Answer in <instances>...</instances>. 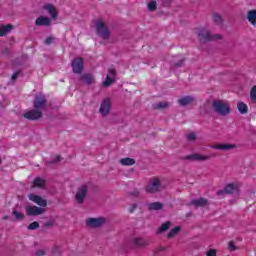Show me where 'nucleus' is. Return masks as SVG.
Here are the masks:
<instances>
[{"mask_svg":"<svg viewBox=\"0 0 256 256\" xmlns=\"http://www.w3.org/2000/svg\"><path fill=\"white\" fill-rule=\"evenodd\" d=\"M197 37L199 43H201L202 45H205V43H211L212 41L223 39V36H221V34L213 35L209 30H207V28L198 29Z\"/></svg>","mask_w":256,"mask_h":256,"instance_id":"nucleus-1","label":"nucleus"},{"mask_svg":"<svg viewBox=\"0 0 256 256\" xmlns=\"http://www.w3.org/2000/svg\"><path fill=\"white\" fill-rule=\"evenodd\" d=\"M212 109L221 117H227V115H231V106L222 100H214L212 102Z\"/></svg>","mask_w":256,"mask_h":256,"instance_id":"nucleus-2","label":"nucleus"},{"mask_svg":"<svg viewBox=\"0 0 256 256\" xmlns=\"http://www.w3.org/2000/svg\"><path fill=\"white\" fill-rule=\"evenodd\" d=\"M95 27L97 35L104 41H107L111 37V30H109L102 19L97 20Z\"/></svg>","mask_w":256,"mask_h":256,"instance_id":"nucleus-3","label":"nucleus"},{"mask_svg":"<svg viewBox=\"0 0 256 256\" xmlns=\"http://www.w3.org/2000/svg\"><path fill=\"white\" fill-rule=\"evenodd\" d=\"M32 104L34 109L43 113V111L47 109V97H45V94H43V92H40L35 95Z\"/></svg>","mask_w":256,"mask_h":256,"instance_id":"nucleus-4","label":"nucleus"},{"mask_svg":"<svg viewBox=\"0 0 256 256\" xmlns=\"http://www.w3.org/2000/svg\"><path fill=\"white\" fill-rule=\"evenodd\" d=\"M71 67L73 73L80 75V73H83V69H85V59L83 57L74 58L71 62Z\"/></svg>","mask_w":256,"mask_h":256,"instance_id":"nucleus-5","label":"nucleus"},{"mask_svg":"<svg viewBox=\"0 0 256 256\" xmlns=\"http://www.w3.org/2000/svg\"><path fill=\"white\" fill-rule=\"evenodd\" d=\"M213 157H215V154L201 155L199 153H194L186 157H180V159L182 161H209V159H213Z\"/></svg>","mask_w":256,"mask_h":256,"instance_id":"nucleus-6","label":"nucleus"},{"mask_svg":"<svg viewBox=\"0 0 256 256\" xmlns=\"http://www.w3.org/2000/svg\"><path fill=\"white\" fill-rule=\"evenodd\" d=\"M106 223L107 219L104 217L88 218L86 220L87 227H90L91 229H99V227H103Z\"/></svg>","mask_w":256,"mask_h":256,"instance_id":"nucleus-7","label":"nucleus"},{"mask_svg":"<svg viewBox=\"0 0 256 256\" xmlns=\"http://www.w3.org/2000/svg\"><path fill=\"white\" fill-rule=\"evenodd\" d=\"M24 119H28V121H39V119L43 118V113L36 108L27 111L23 114Z\"/></svg>","mask_w":256,"mask_h":256,"instance_id":"nucleus-8","label":"nucleus"},{"mask_svg":"<svg viewBox=\"0 0 256 256\" xmlns=\"http://www.w3.org/2000/svg\"><path fill=\"white\" fill-rule=\"evenodd\" d=\"M99 113L102 117H107L111 113V98H105L100 104Z\"/></svg>","mask_w":256,"mask_h":256,"instance_id":"nucleus-9","label":"nucleus"},{"mask_svg":"<svg viewBox=\"0 0 256 256\" xmlns=\"http://www.w3.org/2000/svg\"><path fill=\"white\" fill-rule=\"evenodd\" d=\"M87 191H89V187L87 185H82L78 188L75 199L78 203L83 204L85 201V197H87Z\"/></svg>","mask_w":256,"mask_h":256,"instance_id":"nucleus-10","label":"nucleus"},{"mask_svg":"<svg viewBox=\"0 0 256 256\" xmlns=\"http://www.w3.org/2000/svg\"><path fill=\"white\" fill-rule=\"evenodd\" d=\"M45 211V208L42 207L26 206V215H28V217H37L38 215H43Z\"/></svg>","mask_w":256,"mask_h":256,"instance_id":"nucleus-11","label":"nucleus"},{"mask_svg":"<svg viewBox=\"0 0 256 256\" xmlns=\"http://www.w3.org/2000/svg\"><path fill=\"white\" fill-rule=\"evenodd\" d=\"M178 105L180 107H187L189 105H197V99L191 95L183 96L182 98L178 99Z\"/></svg>","mask_w":256,"mask_h":256,"instance_id":"nucleus-12","label":"nucleus"},{"mask_svg":"<svg viewBox=\"0 0 256 256\" xmlns=\"http://www.w3.org/2000/svg\"><path fill=\"white\" fill-rule=\"evenodd\" d=\"M161 187V181L159 178H153L151 184L146 187V193L155 194L159 193V188Z\"/></svg>","mask_w":256,"mask_h":256,"instance_id":"nucleus-13","label":"nucleus"},{"mask_svg":"<svg viewBox=\"0 0 256 256\" xmlns=\"http://www.w3.org/2000/svg\"><path fill=\"white\" fill-rule=\"evenodd\" d=\"M28 199L32 201V203H36V205H39V207H46L47 206V200L43 199V197L30 193L28 194Z\"/></svg>","mask_w":256,"mask_h":256,"instance_id":"nucleus-14","label":"nucleus"},{"mask_svg":"<svg viewBox=\"0 0 256 256\" xmlns=\"http://www.w3.org/2000/svg\"><path fill=\"white\" fill-rule=\"evenodd\" d=\"M78 80L80 83H84L85 85H95V76L91 73L82 74Z\"/></svg>","mask_w":256,"mask_h":256,"instance_id":"nucleus-15","label":"nucleus"},{"mask_svg":"<svg viewBox=\"0 0 256 256\" xmlns=\"http://www.w3.org/2000/svg\"><path fill=\"white\" fill-rule=\"evenodd\" d=\"M226 191V195H239L241 193V190H239V186L234 183H228L224 187Z\"/></svg>","mask_w":256,"mask_h":256,"instance_id":"nucleus-16","label":"nucleus"},{"mask_svg":"<svg viewBox=\"0 0 256 256\" xmlns=\"http://www.w3.org/2000/svg\"><path fill=\"white\" fill-rule=\"evenodd\" d=\"M43 9L49 13L53 21L58 19L59 13L57 12V8L53 4H46L43 6Z\"/></svg>","mask_w":256,"mask_h":256,"instance_id":"nucleus-17","label":"nucleus"},{"mask_svg":"<svg viewBox=\"0 0 256 256\" xmlns=\"http://www.w3.org/2000/svg\"><path fill=\"white\" fill-rule=\"evenodd\" d=\"M36 27H49L51 25V18L47 16H40L35 20Z\"/></svg>","mask_w":256,"mask_h":256,"instance_id":"nucleus-18","label":"nucleus"},{"mask_svg":"<svg viewBox=\"0 0 256 256\" xmlns=\"http://www.w3.org/2000/svg\"><path fill=\"white\" fill-rule=\"evenodd\" d=\"M210 147H211V149H217L219 151H231V149H237V145L229 144V143H222V144H218V145H212Z\"/></svg>","mask_w":256,"mask_h":256,"instance_id":"nucleus-19","label":"nucleus"},{"mask_svg":"<svg viewBox=\"0 0 256 256\" xmlns=\"http://www.w3.org/2000/svg\"><path fill=\"white\" fill-rule=\"evenodd\" d=\"M190 205H193L196 208L207 207L209 205V200L207 198L200 197L198 199L191 200Z\"/></svg>","mask_w":256,"mask_h":256,"instance_id":"nucleus-20","label":"nucleus"},{"mask_svg":"<svg viewBox=\"0 0 256 256\" xmlns=\"http://www.w3.org/2000/svg\"><path fill=\"white\" fill-rule=\"evenodd\" d=\"M45 185H47V181L41 177H36L32 182V188L45 189Z\"/></svg>","mask_w":256,"mask_h":256,"instance_id":"nucleus-21","label":"nucleus"},{"mask_svg":"<svg viewBox=\"0 0 256 256\" xmlns=\"http://www.w3.org/2000/svg\"><path fill=\"white\" fill-rule=\"evenodd\" d=\"M169 107V102H157L152 105L153 111H165Z\"/></svg>","mask_w":256,"mask_h":256,"instance_id":"nucleus-22","label":"nucleus"},{"mask_svg":"<svg viewBox=\"0 0 256 256\" xmlns=\"http://www.w3.org/2000/svg\"><path fill=\"white\" fill-rule=\"evenodd\" d=\"M15 29V26L12 24H7L0 27V37H5L7 33H11V30Z\"/></svg>","mask_w":256,"mask_h":256,"instance_id":"nucleus-23","label":"nucleus"},{"mask_svg":"<svg viewBox=\"0 0 256 256\" xmlns=\"http://www.w3.org/2000/svg\"><path fill=\"white\" fill-rule=\"evenodd\" d=\"M247 19L251 25L256 27V9L248 11Z\"/></svg>","mask_w":256,"mask_h":256,"instance_id":"nucleus-24","label":"nucleus"},{"mask_svg":"<svg viewBox=\"0 0 256 256\" xmlns=\"http://www.w3.org/2000/svg\"><path fill=\"white\" fill-rule=\"evenodd\" d=\"M149 211H161L163 209V203L161 202H152L148 204Z\"/></svg>","mask_w":256,"mask_h":256,"instance_id":"nucleus-25","label":"nucleus"},{"mask_svg":"<svg viewBox=\"0 0 256 256\" xmlns=\"http://www.w3.org/2000/svg\"><path fill=\"white\" fill-rule=\"evenodd\" d=\"M132 243L135 247H147L149 245V242L145 241L143 238H134Z\"/></svg>","mask_w":256,"mask_h":256,"instance_id":"nucleus-26","label":"nucleus"},{"mask_svg":"<svg viewBox=\"0 0 256 256\" xmlns=\"http://www.w3.org/2000/svg\"><path fill=\"white\" fill-rule=\"evenodd\" d=\"M237 107L241 115H247V113L249 112V107H247V104H245V102H239L237 104Z\"/></svg>","mask_w":256,"mask_h":256,"instance_id":"nucleus-27","label":"nucleus"},{"mask_svg":"<svg viewBox=\"0 0 256 256\" xmlns=\"http://www.w3.org/2000/svg\"><path fill=\"white\" fill-rule=\"evenodd\" d=\"M120 163L124 167H131V165H135L136 161L133 158L126 157V158L120 159Z\"/></svg>","mask_w":256,"mask_h":256,"instance_id":"nucleus-28","label":"nucleus"},{"mask_svg":"<svg viewBox=\"0 0 256 256\" xmlns=\"http://www.w3.org/2000/svg\"><path fill=\"white\" fill-rule=\"evenodd\" d=\"M115 81H117L115 79V77H111V76H109V74H107L105 80L102 83V85H103V87H111V85H113V83H115Z\"/></svg>","mask_w":256,"mask_h":256,"instance_id":"nucleus-29","label":"nucleus"},{"mask_svg":"<svg viewBox=\"0 0 256 256\" xmlns=\"http://www.w3.org/2000/svg\"><path fill=\"white\" fill-rule=\"evenodd\" d=\"M169 229H171V221H167V222L163 223V224L159 227L157 233H158L159 235H161V233H165V231H169Z\"/></svg>","mask_w":256,"mask_h":256,"instance_id":"nucleus-30","label":"nucleus"},{"mask_svg":"<svg viewBox=\"0 0 256 256\" xmlns=\"http://www.w3.org/2000/svg\"><path fill=\"white\" fill-rule=\"evenodd\" d=\"M11 215H13L14 219H12V221H23V219H25V214L17 211V210H13Z\"/></svg>","mask_w":256,"mask_h":256,"instance_id":"nucleus-31","label":"nucleus"},{"mask_svg":"<svg viewBox=\"0 0 256 256\" xmlns=\"http://www.w3.org/2000/svg\"><path fill=\"white\" fill-rule=\"evenodd\" d=\"M179 231H181V226H176L174 227L172 230H170V232L167 234V239H173V237H175V235H177V233H179Z\"/></svg>","mask_w":256,"mask_h":256,"instance_id":"nucleus-32","label":"nucleus"},{"mask_svg":"<svg viewBox=\"0 0 256 256\" xmlns=\"http://www.w3.org/2000/svg\"><path fill=\"white\" fill-rule=\"evenodd\" d=\"M60 161H63V157H61V155H56L53 160H46V163L48 165H55V163H59Z\"/></svg>","mask_w":256,"mask_h":256,"instance_id":"nucleus-33","label":"nucleus"},{"mask_svg":"<svg viewBox=\"0 0 256 256\" xmlns=\"http://www.w3.org/2000/svg\"><path fill=\"white\" fill-rule=\"evenodd\" d=\"M213 21L214 23H216V25H223V17L221 16V14H214Z\"/></svg>","mask_w":256,"mask_h":256,"instance_id":"nucleus-34","label":"nucleus"},{"mask_svg":"<svg viewBox=\"0 0 256 256\" xmlns=\"http://www.w3.org/2000/svg\"><path fill=\"white\" fill-rule=\"evenodd\" d=\"M55 223H57L55 219H51L43 224L42 229H49L51 227H55Z\"/></svg>","mask_w":256,"mask_h":256,"instance_id":"nucleus-35","label":"nucleus"},{"mask_svg":"<svg viewBox=\"0 0 256 256\" xmlns=\"http://www.w3.org/2000/svg\"><path fill=\"white\" fill-rule=\"evenodd\" d=\"M185 61H186V59L182 58L178 62H175L174 64H172V68L173 69H179V67H183L185 65Z\"/></svg>","mask_w":256,"mask_h":256,"instance_id":"nucleus-36","label":"nucleus"},{"mask_svg":"<svg viewBox=\"0 0 256 256\" xmlns=\"http://www.w3.org/2000/svg\"><path fill=\"white\" fill-rule=\"evenodd\" d=\"M148 11H157V1L152 0L150 3H148Z\"/></svg>","mask_w":256,"mask_h":256,"instance_id":"nucleus-37","label":"nucleus"},{"mask_svg":"<svg viewBox=\"0 0 256 256\" xmlns=\"http://www.w3.org/2000/svg\"><path fill=\"white\" fill-rule=\"evenodd\" d=\"M28 231H35L36 229H39V222L34 221L30 223L27 227Z\"/></svg>","mask_w":256,"mask_h":256,"instance_id":"nucleus-38","label":"nucleus"},{"mask_svg":"<svg viewBox=\"0 0 256 256\" xmlns=\"http://www.w3.org/2000/svg\"><path fill=\"white\" fill-rule=\"evenodd\" d=\"M168 247L167 246H159L157 249H155L153 251V255L157 256L159 255V253L163 252V251H167Z\"/></svg>","mask_w":256,"mask_h":256,"instance_id":"nucleus-39","label":"nucleus"},{"mask_svg":"<svg viewBox=\"0 0 256 256\" xmlns=\"http://www.w3.org/2000/svg\"><path fill=\"white\" fill-rule=\"evenodd\" d=\"M23 74V70H18L14 72L11 76V81H17L19 79V76Z\"/></svg>","mask_w":256,"mask_h":256,"instance_id":"nucleus-40","label":"nucleus"},{"mask_svg":"<svg viewBox=\"0 0 256 256\" xmlns=\"http://www.w3.org/2000/svg\"><path fill=\"white\" fill-rule=\"evenodd\" d=\"M239 248L235 246V241L231 240L228 242V250L230 251H237Z\"/></svg>","mask_w":256,"mask_h":256,"instance_id":"nucleus-41","label":"nucleus"},{"mask_svg":"<svg viewBox=\"0 0 256 256\" xmlns=\"http://www.w3.org/2000/svg\"><path fill=\"white\" fill-rule=\"evenodd\" d=\"M2 55H5L6 57H11V49L5 48L4 50H2Z\"/></svg>","mask_w":256,"mask_h":256,"instance_id":"nucleus-42","label":"nucleus"},{"mask_svg":"<svg viewBox=\"0 0 256 256\" xmlns=\"http://www.w3.org/2000/svg\"><path fill=\"white\" fill-rule=\"evenodd\" d=\"M206 256H217V250L216 249H210L207 251Z\"/></svg>","mask_w":256,"mask_h":256,"instance_id":"nucleus-43","label":"nucleus"},{"mask_svg":"<svg viewBox=\"0 0 256 256\" xmlns=\"http://www.w3.org/2000/svg\"><path fill=\"white\" fill-rule=\"evenodd\" d=\"M188 141H195L197 139V135L195 133H190L187 135Z\"/></svg>","mask_w":256,"mask_h":256,"instance_id":"nucleus-44","label":"nucleus"},{"mask_svg":"<svg viewBox=\"0 0 256 256\" xmlns=\"http://www.w3.org/2000/svg\"><path fill=\"white\" fill-rule=\"evenodd\" d=\"M54 40H55V38H53V36H49L45 39V44L51 45V43H53Z\"/></svg>","mask_w":256,"mask_h":256,"instance_id":"nucleus-45","label":"nucleus"},{"mask_svg":"<svg viewBox=\"0 0 256 256\" xmlns=\"http://www.w3.org/2000/svg\"><path fill=\"white\" fill-rule=\"evenodd\" d=\"M53 255H59L61 253V248L59 246H56L52 250Z\"/></svg>","mask_w":256,"mask_h":256,"instance_id":"nucleus-46","label":"nucleus"},{"mask_svg":"<svg viewBox=\"0 0 256 256\" xmlns=\"http://www.w3.org/2000/svg\"><path fill=\"white\" fill-rule=\"evenodd\" d=\"M108 72L109 75H111L112 77H115V75H117V70H115V68H109Z\"/></svg>","mask_w":256,"mask_h":256,"instance_id":"nucleus-47","label":"nucleus"},{"mask_svg":"<svg viewBox=\"0 0 256 256\" xmlns=\"http://www.w3.org/2000/svg\"><path fill=\"white\" fill-rule=\"evenodd\" d=\"M216 195H218V197H221V195H227V191L225 190V188L222 190H218L216 192Z\"/></svg>","mask_w":256,"mask_h":256,"instance_id":"nucleus-48","label":"nucleus"},{"mask_svg":"<svg viewBox=\"0 0 256 256\" xmlns=\"http://www.w3.org/2000/svg\"><path fill=\"white\" fill-rule=\"evenodd\" d=\"M128 195L130 197H139V191L136 190V191H133V192H129Z\"/></svg>","mask_w":256,"mask_h":256,"instance_id":"nucleus-49","label":"nucleus"},{"mask_svg":"<svg viewBox=\"0 0 256 256\" xmlns=\"http://www.w3.org/2000/svg\"><path fill=\"white\" fill-rule=\"evenodd\" d=\"M46 255L45 250H37L35 253V256H44Z\"/></svg>","mask_w":256,"mask_h":256,"instance_id":"nucleus-50","label":"nucleus"},{"mask_svg":"<svg viewBox=\"0 0 256 256\" xmlns=\"http://www.w3.org/2000/svg\"><path fill=\"white\" fill-rule=\"evenodd\" d=\"M138 205L137 204H133L129 209V213H134L135 209H137Z\"/></svg>","mask_w":256,"mask_h":256,"instance_id":"nucleus-51","label":"nucleus"},{"mask_svg":"<svg viewBox=\"0 0 256 256\" xmlns=\"http://www.w3.org/2000/svg\"><path fill=\"white\" fill-rule=\"evenodd\" d=\"M4 221H7V219H9V216L8 215H5V216H3V218H2Z\"/></svg>","mask_w":256,"mask_h":256,"instance_id":"nucleus-52","label":"nucleus"},{"mask_svg":"<svg viewBox=\"0 0 256 256\" xmlns=\"http://www.w3.org/2000/svg\"><path fill=\"white\" fill-rule=\"evenodd\" d=\"M191 215H193V213H192V212H188V213L186 214V217H191Z\"/></svg>","mask_w":256,"mask_h":256,"instance_id":"nucleus-53","label":"nucleus"},{"mask_svg":"<svg viewBox=\"0 0 256 256\" xmlns=\"http://www.w3.org/2000/svg\"><path fill=\"white\" fill-rule=\"evenodd\" d=\"M1 163H3V160H1V158H0V165H1Z\"/></svg>","mask_w":256,"mask_h":256,"instance_id":"nucleus-54","label":"nucleus"}]
</instances>
